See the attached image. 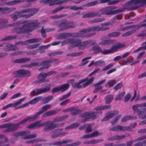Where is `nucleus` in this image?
<instances>
[{"label":"nucleus","instance_id":"nucleus-1","mask_svg":"<svg viewBox=\"0 0 146 146\" xmlns=\"http://www.w3.org/2000/svg\"><path fill=\"white\" fill-rule=\"evenodd\" d=\"M23 24H24L22 27L14 28L13 29V31L17 34L25 33L33 30V29H31V27L34 28L38 27H39V25L40 24L36 20L28 21H21L12 24L10 26L13 27L17 26Z\"/></svg>","mask_w":146,"mask_h":146},{"label":"nucleus","instance_id":"nucleus-2","mask_svg":"<svg viewBox=\"0 0 146 146\" xmlns=\"http://www.w3.org/2000/svg\"><path fill=\"white\" fill-rule=\"evenodd\" d=\"M95 40H88L82 42L80 39L75 40L74 38H70L64 40L62 42V45L67 44H70V48L78 47L79 49H83L89 45H92L95 44Z\"/></svg>","mask_w":146,"mask_h":146},{"label":"nucleus","instance_id":"nucleus-3","mask_svg":"<svg viewBox=\"0 0 146 146\" xmlns=\"http://www.w3.org/2000/svg\"><path fill=\"white\" fill-rule=\"evenodd\" d=\"M102 31L101 27L95 26L81 30L79 32L75 33L74 36L76 37L89 38L95 35V31Z\"/></svg>","mask_w":146,"mask_h":146},{"label":"nucleus","instance_id":"nucleus-4","mask_svg":"<svg viewBox=\"0 0 146 146\" xmlns=\"http://www.w3.org/2000/svg\"><path fill=\"white\" fill-rule=\"evenodd\" d=\"M38 10L35 9H28L23 10L17 11L10 15L11 18L15 21L18 19L22 17L27 18L37 13Z\"/></svg>","mask_w":146,"mask_h":146},{"label":"nucleus","instance_id":"nucleus-5","mask_svg":"<svg viewBox=\"0 0 146 146\" xmlns=\"http://www.w3.org/2000/svg\"><path fill=\"white\" fill-rule=\"evenodd\" d=\"M94 78L92 77L90 79L86 78L80 80L78 82L73 83L74 80L73 79L70 80L68 81V83H70L72 84V86L74 88H84L90 84H92L94 80Z\"/></svg>","mask_w":146,"mask_h":146},{"label":"nucleus","instance_id":"nucleus-6","mask_svg":"<svg viewBox=\"0 0 146 146\" xmlns=\"http://www.w3.org/2000/svg\"><path fill=\"white\" fill-rule=\"evenodd\" d=\"M132 108L133 112L137 113L139 118L141 119H146V114L143 115L141 113V111L143 112H146V102L144 103L133 105Z\"/></svg>","mask_w":146,"mask_h":146},{"label":"nucleus","instance_id":"nucleus-7","mask_svg":"<svg viewBox=\"0 0 146 146\" xmlns=\"http://www.w3.org/2000/svg\"><path fill=\"white\" fill-rule=\"evenodd\" d=\"M138 4L143 6L146 4V0H131L126 4L125 8L129 10L136 9L139 8L136 5Z\"/></svg>","mask_w":146,"mask_h":146},{"label":"nucleus","instance_id":"nucleus-8","mask_svg":"<svg viewBox=\"0 0 146 146\" xmlns=\"http://www.w3.org/2000/svg\"><path fill=\"white\" fill-rule=\"evenodd\" d=\"M137 123L135 122L131 125L130 127L127 126H123L120 125H118L110 128V130L114 132L118 131H132V130L131 127L133 128H134L137 125Z\"/></svg>","mask_w":146,"mask_h":146},{"label":"nucleus","instance_id":"nucleus-9","mask_svg":"<svg viewBox=\"0 0 146 146\" xmlns=\"http://www.w3.org/2000/svg\"><path fill=\"white\" fill-rule=\"evenodd\" d=\"M102 112L99 111L98 112H86L81 114V116L82 117L84 118V121H86L89 119H96L98 118V115L99 114H102Z\"/></svg>","mask_w":146,"mask_h":146},{"label":"nucleus","instance_id":"nucleus-10","mask_svg":"<svg viewBox=\"0 0 146 146\" xmlns=\"http://www.w3.org/2000/svg\"><path fill=\"white\" fill-rule=\"evenodd\" d=\"M12 74L16 78L29 77L31 76L30 71L23 69L15 71Z\"/></svg>","mask_w":146,"mask_h":146},{"label":"nucleus","instance_id":"nucleus-11","mask_svg":"<svg viewBox=\"0 0 146 146\" xmlns=\"http://www.w3.org/2000/svg\"><path fill=\"white\" fill-rule=\"evenodd\" d=\"M76 26L73 21L67 22L66 21H64L58 25V27L60 28L58 30V31H61L63 30L70 28H74Z\"/></svg>","mask_w":146,"mask_h":146},{"label":"nucleus","instance_id":"nucleus-12","mask_svg":"<svg viewBox=\"0 0 146 146\" xmlns=\"http://www.w3.org/2000/svg\"><path fill=\"white\" fill-rule=\"evenodd\" d=\"M46 122H48V123H47V126L44 127L43 129V130L45 132H48L56 127H61L64 125V123H63L56 124L53 123L52 121H48Z\"/></svg>","mask_w":146,"mask_h":146},{"label":"nucleus","instance_id":"nucleus-13","mask_svg":"<svg viewBox=\"0 0 146 146\" xmlns=\"http://www.w3.org/2000/svg\"><path fill=\"white\" fill-rule=\"evenodd\" d=\"M106 81V80L104 79L99 81L98 82L94 84V86L96 88L94 90L93 92L96 93L99 92L100 94H102L106 91V90L102 89L103 87L102 86V85L104 84Z\"/></svg>","mask_w":146,"mask_h":146},{"label":"nucleus","instance_id":"nucleus-14","mask_svg":"<svg viewBox=\"0 0 146 146\" xmlns=\"http://www.w3.org/2000/svg\"><path fill=\"white\" fill-rule=\"evenodd\" d=\"M5 128H7L5 132H11L17 130L19 126L18 123H8L5 124Z\"/></svg>","mask_w":146,"mask_h":146},{"label":"nucleus","instance_id":"nucleus-15","mask_svg":"<svg viewBox=\"0 0 146 146\" xmlns=\"http://www.w3.org/2000/svg\"><path fill=\"white\" fill-rule=\"evenodd\" d=\"M42 0L41 3H48L50 6H52L55 5L61 4L64 3H66L72 0Z\"/></svg>","mask_w":146,"mask_h":146},{"label":"nucleus","instance_id":"nucleus-16","mask_svg":"<svg viewBox=\"0 0 146 146\" xmlns=\"http://www.w3.org/2000/svg\"><path fill=\"white\" fill-rule=\"evenodd\" d=\"M48 122H44L41 123V121L39 120L31 123L28 125L27 127L29 129H35L40 127L47 126V123Z\"/></svg>","mask_w":146,"mask_h":146},{"label":"nucleus","instance_id":"nucleus-17","mask_svg":"<svg viewBox=\"0 0 146 146\" xmlns=\"http://www.w3.org/2000/svg\"><path fill=\"white\" fill-rule=\"evenodd\" d=\"M50 89V87H48L44 88L36 89L33 90L31 93V94L33 96H35L41 94L49 91Z\"/></svg>","mask_w":146,"mask_h":146},{"label":"nucleus","instance_id":"nucleus-18","mask_svg":"<svg viewBox=\"0 0 146 146\" xmlns=\"http://www.w3.org/2000/svg\"><path fill=\"white\" fill-rule=\"evenodd\" d=\"M62 131L61 129H56L52 131L50 133V135L52 138H55L60 136H62L65 135L66 133L65 132H61Z\"/></svg>","mask_w":146,"mask_h":146},{"label":"nucleus","instance_id":"nucleus-19","mask_svg":"<svg viewBox=\"0 0 146 146\" xmlns=\"http://www.w3.org/2000/svg\"><path fill=\"white\" fill-rule=\"evenodd\" d=\"M58 60L57 59H51L43 61L42 62V65L44 66L45 69H48L51 66L50 63L53 62L58 61Z\"/></svg>","mask_w":146,"mask_h":146},{"label":"nucleus","instance_id":"nucleus-20","mask_svg":"<svg viewBox=\"0 0 146 146\" xmlns=\"http://www.w3.org/2000/svg\"><path fill=\"white\" fill-rule=\"evenodd\" d=\"M44 73H41L39 74L37 77L38 81H35V83L39 84L49 82V80L45 79L46 76H44Z\"/></svg>","mask_w":146,"mask_h":146},{"label":"nucleus","instance_id":"nucleus-21","mask_svg":"<svg viewBox=\"0 0 146 146\" xmlns=\"http://www.w3.org/2000/svg\"><path fill=\"white\" fill-rule=\"evenodd\" d=\"M118 114V111H116L108 112L105 117L102 119V121L108 120L113 117L115 115Z\"/></svg>","mask_w":146,"mask_h":146},{"label":"nucleus","instance_id":"nucleus-22","mask_svg":"<svg viewBox=\"0 0 146 146\" xmlns=\"http://www.w3.org/2000/svg\"><path fill=\"white\" fill-rule=\"evenodd\" d=\"M101 14H99L98 12H91L84 14L82 16L83 18L90 17H94L96 16L100 17Z\"/></svg>","mask_w":146,"mask_h":146},{"label":"nucleus","instance_id":"nucleus-23","mask_svg":"<svg viewBox=\"0 0 146 146\" xmlns=\"http://www.w3.org/2000/svg\"><path fill=\"white\" fill-rule=\"evenodd\" d=\"M92 48V50L96 53L106 54L105 49H102L98 45H94Z\"/></svg>","mask_w":146,"mask_h":146},{"label":"nucleus","instance_id":"nucleus-24","mask_svg":"<svg viewBox=\"0 0 146 146\" xmlns=\"http://www.w3.org/2000/svg\"><path fill=\"white\" fill-rule=\"evenodd\" d=\"M51 106L50 104L42 106V110L37 112L35 114L37 119L38 118L39 115L49 109L51 108Z\"/></svg>","mask_w":146,"mask_h":146},{"label":"nucleus","instance_id":"nucleus-25","mask_svg":"<svg viewBox=\"0 0 146 146\" xmlns=\"http://www.w3.org/2000/svg\"><path fill=\"white\" fill-rule=\"evenodd\" d=\"M37 119L35 115L33 116H29L26 118L24 119L18 123L19 125L20 126L21 125H23L26 123L28 121H32L35 120Z\"/></svg>","mask_w":146,"mask_h":146},{"label":"nucleus","instance_id":"nucleus-26","mask_svg":"<svg viewBox=\"0 0 146 146\" xmlns=\"http://www.w3.org/2000/svg\"><path fill=\"white\" fill-rule=\"evenodd\" d=\"M41 40L40 38H34L27 40L24 42L21 43L23 45H27L29 44L36 43L40 41Z\"/></svg>","mask_w":146,"mask_h":146},{"label":"nucleus","instance_id":"nucleus-27","mask_svg":"<svg viewBox=\"0 0 146 146\" xmlns=\"http://www.w3.org/2000/svg\"><path fill=\"white\" fill-rule=\"evenodd\" d=\"M25 97L23 98L19 99L18 101L15 102L14 103H13V107L15 108V109H19L21 108H20V106H19V105L21 104L22 102L24 101L25 99Z\"/></svg>","mask_w":146,"mask_h":146},{"label":"nucleus","instance_id":"nucleus-28","mask_svg":"<svg viewBox=\"0 0 146 146\" xmlns=\"http://www.w3.org/2000/svg\"><path fill=\"white\" fill-rule=\"evenodd\" d=\"M44 100V98L40 96L36 97L31 100L29 101V103L31 105L35 104L39 101H43Z\"/></svg>","mask_w":146,"mask_h":146},{"label":"nucleus","instance_id":"nucleus-29","mask_svg":"<svg viewBox=\"0 0 146 146\" xmlns=\"http://www.w3.org/2000/svg\"><path fill=\"white\" fill-rule=\"evenodd\" d=\"M117 83V81L115 80H111L106 82L105 84V86L106 88H109L113 86Z\"/></svg>","mask_w":146,"mask_h":146},{"label":"nucleus","instance_id":"nucleus-30","mask_svg":"<svg viewBox=\"0 0 146 146\" xmlns=\"http://www.w3.org/2000/svg\"><path fill=\"white\" fill-rule=\"evenodd\" d=\"M15 7H0V11H1L4 13H8L15 10Z\"/></svg>","mask_w":146,"mask_h":146},{"label":"nucleus","instance_id":"nucleus-31","mask_svg":"<svg viewBox=\"0 0 146 146\" xmlns=\"http://www.w3.org/2000/svg\"><path fill=\"white\" fill-rule=\"evenodd\" d=\"M112 25L113 23L111 22H106L102 24L101 25L102 27H101L102 31H105L109 29L110 28L109 26L110 25Z\"/></svg>","mask_w":146,"mask_h":146},{"label":"nucleus","instance_id":"nucleus-32","mask_svg":"<svg viewBox=\"0 0 146 146\" xmlns=\"http://www.w3.org/2000/svg\"><path fill=\"white\" fill-rule=\"evenodd\" d=\"M125 136L124 135H117L109 138H108V140L109 141H113L121 140L124 139L125 138Z\"/></svg>","mask_w":146,"mask_h":146},{"label":"nucleus","instance_id":"nucleus-33","mask_svg":"<svg viewBox=\"0 0 146 146\" xmlns=\"http://www.w3.org/2000/svg\"><path fill=\"white\" fill-rule=\"evenodd\" d=\"M118 49L116 45L115 44L110 49L106 50L105 49L106 54L114 53L117 51Z\"/></svg>","mask_w":146,"mask_h":146},{"label":"nucleus","instance_id":"nucleus-34","mask_svg":"<svg viewBox=\"0 0 146 146\" xmlns=\"http://www.w3.org/2000/svg\"><path fill=\"white\" fill-rule=\"evenodd\" d=\"M17 49V48L15 46L11 44H7L5 47L3 49L5 51H8L10 50H15Z\"/></svg>","mask_w":146,"mask_h":146},{"label":"nucleus","instance_id":"nucleus-35","mask_svg":"<svg viewBox=\"0 0 146 146\" xmlns=\"http://www.w3.org/2000/svg\"><path fill=\"white\" fill-rule=\"evenodd\" d=\"M111 106L109 105H105L97 107L94 108V110L97 111H100L104 110L110 108Z\"/></svg>","mask_w":146,"mask_h":146},{"label":"nucleus","instance_id":"nucleus-36","mask_svg":"<svg viewBox=\"0 0 146 146\" xmlns=\"http://www.w3.org/2000/svg\"><path fill=\"white\" fill-rule=\"evenodd\" d=\"M71 36V34L70 33H64L59 35L57 37L58 39H63L65 38L70 37Z\"/></svg>","mask_w":146,"mask_h":146},{"label":"nucleus","instance_id":"nucleus-37","mask_svg":"<svg viewBox=\"0 0 146 146\" xmlns=\"http://www.w3.org/2000/svg\"><path fill=\"white\" fill-rule=\"evenodd\" d=\"M105 20V19L103 17L97 18L92 20H89L88 21V23L90 24H93L102 22L104 21Z\"/></svg>","mask_w":146,"mask_h":146},{"label":"nucleus","instance_id":"nucleus-38","mask_svg":"<svg viewBox=\"0 0 146 146\" xmlns=\"http://www.w3.org/2000/svg\"><path fill=\"white\" fill-rule=\"evenodd\" d=\"M31 58H20L15 60L14 61V62L17 63H25L31 60Z\"/></svg>","mask_w":146,"mask_h":146},{"label":"nucleus","instance_id":"nucleus-39","mask_svg":"<svg viewBox=\"0 0 146 146\" xmlns=\"http://www.w3.org/2000/svg\"><path fill=\"white\" fill-rule=\"evenodd\" d=\"M113 99V96L111 94L106 96L104 98L105 103L106 104H110L112 102Z\"/></svg>","mask_w":146,"mask_h":146},{"label":"nucleus","instance_id":"nucleus-40","mask_svg":"<svg viewBox=\"0 0 146 146\" xmlns=\"http://www.w3.org/2000/svg\"><path fill=\"white\" fill-rule=\"evenodd\" d=\"M30 133V132L29 131H21L14 133L13 135L15 137L17 138L19 136L25 135L27 134Z\"/></svg>","mask_w":146,"mask_h":146},{"label":"nucleus","instance_id":"nucleus-41","mask_svg":"<svg viewBox=\"0 0 146 146\" xmlns=\"http://www.w3.org/2000/svg\"><path fill=\"white\" fill-rule=\"evenodd\" d=\"M26 0H15L8 2L6 3V4L9 5H14L19 3H23Z\"/></svg>","mask_w":146,"mask_h":146},{"label":"nucleus","instance_id":"nucleus-42","mask_svg":"<svg viewBox=\"0 0 146 146\" xmlns=\"http://www.w3.org/2000/svg\"><path fill=\"white\" fill-rule=\"evenodd\" d=\"M56 111L55 110H54L52 111H49L43 114L42 116L43 117H48L56 114Z\"/></svg>","mask_w":146,"mask_h":146},{"label":"nucleus","instance_id":"nucleus-43","mask_svg":"<svg viewBox=\"0 0 146 146\" xmlns=\"http://www.w3.org/2000/svg\"><path fill=\"white\" fill-rule=\"evenodd\" d=\"M125 94V92H120L117 95L114 100L116 101L121 100L123 98Z\"/></svg>","mask_w":146,"mask_h":146},{"label":"nucleus","instance_id":"nucleus-44","mask_svg":"<svg viewBox=\"0 0 146 146\" xmlns=\"http://www.w3.org/2000/svg\"><path fill=\"white\" fill-rule=\"evenodd\" d=\"M54 29L53 28H48L46 30L43 29V27H42L41 30V32L42 34V36L44 38H46V35L45 33L46 32H48L50 31H54Z\"/></svg>","mask_w":146,"mask_h":146},{"label":"nucleus","instance_id":"nucleus-45","mask_svg":"<svg viewBox=\"0 0 146 146\" xmlns=\"http://www.w3.org/2000/svg\"><path fill=\"white\" fill-rule=\"evenodd\" d=\"M68 117V116L67 115H65L59 117L57 118L54 119L53 121H52L53 123H57L58 122L62 121L66 119Z\"/></svg>","mask_w":146,"mask_h":146},{"label":"nucleus","instance_id":"nucleus-46","mask_svg":"<svg viewBox=\"0 0 146 146\" xmlns=\"http://www.w3.org/2000/svg\"><path fill=\"white\" fill-rule=\"evenodd\" d=\"M8 22L7 20L6 19H0V29L5 28L6 27V26L4 24L7 23Z\"/></svg>","mask_w":146,"mask_h":146},{"label":"nucleus","instance_id":"nucleus-47","mask_svg":"<svg viewBox=\"0 0 146 146\" xmlns=\"http://www.w3.org/2000/svg\"><path fill=\"white\" fill-rule=\"evenodd\" d=\"M113 41L110 40H104L102 41L99 43V45H107L113 43Z\"/></svg>","mask_w":146,"mask_h":146},{"label":"nucleus","instance_id":"nucleus-48","mask_svg":"<svg viewBox=\"0 0 146 146\" xmlns=\"http://www.w3.org/2000/svg\"><path fill=\"white\" fill-rule=\"evenodd\" d=\"M46 141L45 139H36L30 140L26 142V143L28 144L33 143L35 142H38Z\"/></svg>","mask_w":146,"mask_h":146},{"label":"nucleus","instance_id":"nucleus-49","mask_svg":"<svg viewBox=\"0 0 146 146\" xmlns=\"http://www.w3.org/2000/svg\"><path fill=\"white\" fill-rule=\"evenodd\" d=\"M98 3V1H92L88 3L87 4L82 5L83 6V8L86 7H90L96 5Z\"/></svg>","mask_w":146,"mask_h":146},{"label":"nucleus","instance_id":"nucleus-50","mask_svg":"<svg viewBox=\"0 0 146 146\" xmlns=\"http://www.w3.org/2000/svg\"><path fill=\"white\" fill-rule=\"evenodd\" d=\"M67 9H70L71 10L77 11L79 9H81L83 8V6L79 7H77L76 6L74 5L70 6H67Z\"/></svg>","mask_w":146,"mask_h":146},{"label":"nucleus","instance_id":"nucleus-51","mask_svg":"<svg viewBox=\"0 0 146 146\" xmlns=\"http://www.w3.org/2000/svg\"><path fill=\"white\" fill-rule=\"evenodd\" d=\"M42 65V62H34L27 65V67H33L35 66H41Z\"/></svg>","mask_w":146,"mask_h":146},{"label":"nucleus","instance_id":"nucleus-52","mask_svg":"<svg viewBox=\"0 0 146 146\" xmlns=\"http://www.w3.org/2000/svg\"><path fill=\"white\" fill-rule=\"evenodd\" d=\"M91 58L90 57L83 58L82 60V63L79 65V66H82L86 64L88 62V60Z\"/></svg>","mask_w":146,"mask_h":146},{"label":"nucleus","instance_id":"nucleus-53","mask_svg":"<svg viewBox=\"0 0 146 146\" xmlns=\"http://www.w3.org/2000/svg\"><path fill=\"white\" fill-rule=\"evenodd\" d=\"M16 37V36H6L4 38L0 40L1 42L5 41L10 40H11L15 39Z\"/></svg>","mask_w":146,"mask_h":146},{"label":"nucleus","instance_id":"nucleus-54","mask_svg":"<svg viewBox=\"0 0 146 146\" xmlns=\"http://www.w3.org/2000/svg\"><path fill=\"white\" fill-rule=\"evenodd\" d=\"M50 46V44H49L45 46H42L39 47L38 50H39V52L40 53H43L44 52V49L47 48Z\"/></svg>","mask_w":146,"mask_h":146},{"label":"nucleus","instance_id":"nucleus-55","mask_svg":"<svg viewBox=\"0 0 146 146\" xmlns=\"http://www.w3.org/2000/svg\"><path fill=\"white\" fill-rule=\"evenodd\" d=\"M44 100L43 101L44 102L42 103L43 104H45L49 102L51 100L53 99V97L52 96H49L46 97L45 98H44Z\"/></svg>","mask_w":146,"mask_h":146},{"label":"nucleus","instance_id":"nucleus-56","mask_svg":"<svg viewBox=\"0 0 146 146\" xmlns=\"http://www.w3.org/2000/svg\"><path fill=\"white\" fill-rule=\"evenodd\" d=\"M90 134L91 137H93L101 135H102V133L101 132H99L98 130H96Z\"/></svg>","mask_w":146,"mask_h":146},{"label":"nucleus","instance_id":"nucleus-57","mask_svg":"<svg viewBox=\"0 0 146 146\" xmlns=\"http://www.w3.org/2000/svg\"><path fill=\"white\" fill-rule=\"evenodd\" d=\"M123 11L121 9H119L117 10H115L114 11H111L108 12H106L105 13V14L106 15H114L117 13L119 12H122Z\"/></svg>","mask_w":146,"mask_h":146},{"label":"nucleus","instance_id":"nucleus-58","mask_svg":"<svg viewBox=\"0 0 146 146\" xmlns=\"http://www.w3.org/2000/svg\"><path fill=\"white\" fill-rule=\"evenodd\" d=\"M69 84L68 83H66L60 86L61 91H64L67 90L69 87Z\"/></svg>","mask_w":146,"mask_h":146},{"label":"nucleus","instance_id":"nucleus-59","mask_svg":"<svg viewBox=\"0 0 146 146\" xmlns=\"http://www.w3.org/2000/svg\"><path fill=\"white\" fill-rule=\"evenodd\" d=\"M105 64V62L102 60H99L96 61L94 63L95 66H101Z\"/></svg>","mask_w":146,"mask_h":146},{"label":"nucleus","instance_id":"nucleus-60","mask_svg":"<svg viewBox=\"0 0 146 146\" xmlns=\"http://www.w3.org/2000/svg\"><path fill=\"white\" fill-rule=\"evenodd\" d=\"M80 125V124L79 123H74L66 127L65 129H72L78 127Z\"/></svg>","mask_w":146,"mask_h":146},{"label":"nucleus","instance_id":"nucleus-61","mask_svg":"<svg viewBox=\"0 0 146 146\" xmlns=\"http://www.w3.org/2000/svg\"><path fill=\"white\" fill-rule=\"evenodd\" d=\"M92 126V125L91 124H87L86 125L85 128L86 129V130L85 131V132L86 133H88L92 131L91 128Z\"/></svg>","mask_w":146,"mask_h":146},{"label":"nucleus","instance_id":"nucleus-62","mask_svg":"<svg viewBox=\"0 0 146 146\" xmlns=\"http://www.w3.org/2000/svg\"><path fill=\"white\" fill-rule=\"evenodd\" d=\"M120 34L121 33L120 32H116L110 33L108 34V36L109 37H116L119 36Z\"/></svg>","mask_w":146,"mask_h":146},{"label":"nucleus","instance_id":"nucleus-63","mask_svg":"<svg viewBox=\"0 0 146 146\" xmlns=\"http://www.w3.org/2000/svg\"><path fill=\"white\" fill-rule=\"evenodd\" d=\"M73 108V110L72 111H71V114L73 115H74L78 114L80 112V110L77 109L76 107H72Z\"/></svg>","mask_w":146,"mask_h":146},{"label":"nucleus","instance_id":"nucleus-64","mask_svg":"<svg viewBox=\"0 0 146 146\" xmlns=\"http://www.w3.org/2000/svg\"><path fill=\"white\" fill-rule=\"evenodd\" d=\"M82 52H75L67 54V56H77L82 54Z\"/></svg>","mask_w":146,"mask_h":146}]
</instances>
